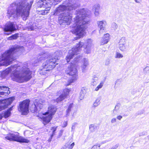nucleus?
<instances>
[{"mask_svg": "<svg viewBox=\"0 0 149 149\" xmlns=\"http://www.w3.org/2000/svg\"><path fill=\"white\" fill-rule=\"evenodd\" d=\"M116 121V119L115 118H112L111 121V123H113Z\"/></svg>", "mask_w": 149, "mask_h": 149, "instance_id": "obj_46", "label": "nucleus"}, {"mask_svg": "<svg viewBox=\"0 0 149 149\" xmlns=\"http://www.w3.org/2000/svg\"><path fill=\"white\" fill-rule=\"evenodd\" d=\"M52 116L48 114L47 116H43L42 117V119L43 122V123L44 125L47 124V123H49L52 118Z\"/></svg>", "mask_w": 149, "mask_h": 149, "instance_id": "obj_21", "label": "nucleus"}, {"mask_svg": "<svg viewBox=\"0 0 149 149\" xmlns=\"http://www.w3.org/2000/svg\"><path fill=\"white\" fill-rule=\"evenodd\" d=\"M75 128V126L74 125H72V130L74 131Z\"/></svg>", "mask_w": 149, "mask_h": 149, "instance_id": "obj_50", "label": "nucleus"}, {"mask_svg": "<svg viewBox=\"0 0 149 149\" xmlns=\"http://www.w3.org/2000/svg\"><path fill=\"white\" fill-rule=\"evenodd\" d=\"M137 3H140L142 1L141 0H134Z\"/></svg>", "mask_w": 149, "mask_h": 149, "instance_id": "obj_49", "label": "nucleus"}, {"mask_svg": "<svg viewBox=\"0 0 149 149\" xmlns=\"http://www.w3.org/2000/svg\"><path fill=\"white\" fill-rule=\"evenodd\" d=\"M44 58V56H41L39 58V61H41V60H42L43 59V58Z\"/></svg>", "mask_w": 149, "mask_h": 149, "instance_id": "obj_51", "label": "nucleus"}, {"mask_svg": "<svg viewBox=\"0 0 149 149\" xmlns=\"http://www.w3.org/2000/svg\"><path fill=\"white\" fill-rule=\"evenodd\" d=\"M74 142L72 143L69 146V148L70 149H72L74 146Z\"/></svg>", "mask_w": 149, "mask_h": 149, "instance_id": "obj_44", "label": "nucleus"}, {"mask_svg": "<svg viewBox=\"0 0 149 149\" xmlns=\"http://www.w3.org/2000/svg\"><path fill=\"white\" fill-rule=\"evenodd\" d=\"M98 77L96 76L93 77L92 79V85L93 86L96 85L97 84V81L98 80Z\"/></svg>", "mask_w": 149, "mask_h": 149, "instance_id": "obj_26", "label": "nucleus"}, {"mask_svg": "<svg viewBox=\"0 0 149 149\" xmlns=\"http://www.w3.org/2000/svg\"><path fill=\"white\" fill-rule=\"evenodd\" d=\"M57 59L56 58L52 56L49 57L46 62L42 64V68L40 69L39 73L41 75H45L47 72L52 70L57 65Z\"/></svg>", "mask_w": 149, "mask_h": 149, "instance_id": "obj_7", "label": "nucleus"}, {"mask_svg": "<svg viewBox=\"0 0 149 149\" xmlns=\"http://www.w3.org/2000/svg\"><path fill=\"white\" fill-rule=\"evenodd\" d=\"M60 0H39L37 3V6L40 8L44 9L38 10L39 15H45L47 14L50 9L52 5H55L57 2H60Z\"/></svg>", "mask_w": 149, "mask_h": 149, "instance_id": "obj_6", "label": "nucleus"}, {"mask_svg": "<svg viewBox=\"0 0 149 149\" xmlns=\"http://www.w3.org/2000/svg\"><path fill=\"white\" fill-rule=\"evenodd\" d=\"M56 111V107L55 106L51 105L49 107L48 111L45 113L43 115H46L47 114H49L52 116L55 114Z\"/></svg>", "mask_w": 149, "mask_h": 149, "instance_id": "obj_18", "label": "nucleus"}, {"mask_svg": "<svg viewBox=\"0 0 149 149\" xmlns=\"http://www.w3.org/2000/svg\"><path fill=\"white\" fill-rule=\"evenodd\" d=\"M90 13V11L84 8L80 9L77 12L74 18V24L72 25V29L71 30L72 33L79 36L75 40L83 36L86 33L87 24L89 22V16Z\"/></svg>", "mask_w": 149, "mask_h": 149, "instance_id": "obj_2", "label": "nucleus"}, {"mask_svg": "<svg viewBox=\"0 0 149 149\" xmlns=\"http://www.w3.org/2000/svg\"><path fill=\"white\" fill-rule=\"evenodd\" d=\"M15 99L14 97H10L6 99L0 100V111L7 108Z\"/></svg>", "mask_w": 149, "mask_h": 149, "instance_id": "obj_14", "label": "nucleus"}, {"mask_svg": "<svg viewBox=\"0 0 149 149\" xmlns=\"http://www.w3.org/2000/svg\"><path fill=\"white\" fill-rule=\"evenodd\" d=\"M80 96L79 97V99L81 100H82L84 98V95L83 94H81Z\"/></svg>", "mask_w": 149, "mask_h": 149, "instance_id": "obj_47", "label": "nucleus"}, {"mask_svg": "<svg viewBox=\"0 0 149 149\" xmlns=\"http://www.w3.org/2000/svg\"><path fill=\"white\" fill-rule=\"evenodd\" d=\"M100 144L98 145H94L93 146L92 148L93 149H95L97 148V149H100Z\"/></svg>", "mask_w": 149, "mask_h": 149, "instance_id": "obj_41", "label": "nucleus"}, {"mask_svg": "<svg viewBox=\"0 0 149 149\" xmlns=\"http://www.w3.org/2000/svg\"><path fill=\"white\" fill-rule=\"evenodd\" d=\"M83 63L82 65H83L88 66L89 64L88 59L86 58L83 59Z\"/></svg>", "mask_w": 149, "mask_h": 149, "instance_id": "obj_31", "label": "nucleus"}, {"mask_svg": "<svg viewBox=\"0 0 149 149\" xmlns=\"http://www.w3.org/2000/svg\"><path fill=\"white\" fill-rule=\"evenodd\" d=\"M110 63V61L109 59L106 60L104 62L105 65L107 66L109 65Z\"/></svg>", "mask_w": 149, "mask_h": 149, "instance_id": "obj_36", "label": "nucleus"}, {"mask_svg": "<svg viewBox=\"0 0 149 149\" xmlns=\"http://www.w3.org/2000/svg\"><path fill=\"white\" fill-rule=\"evenodd\" d=\"M26 64H24L22 68L18 64L11 65L5 70L0 72L1 73V79L4 78L11 71H13V72L11 77L13 81L19 83L28 81L31 77L32 73Z\"/></svg>", "mask_w": 149, "mask_h": 149, "instance_id": "obj_1", "label": "nucleus"}, {"mask_svg": "<svg viewBox=\"0 0 149 149\" xmlns=\"http://www.w3.org/2000/svg\"><path fill=\"white\" fill-rule=\"evenodd\" d=\"M108 141H104L102 143H106V142H107Z\"/></svg>", "mask_w": 149, "mask_h": 149, "instance_id": "obj_54", "label": "nucleus"}, {"mask_svg": "<svg viewBox=\"0 0 149 149\" xmlns=\"http://www.w3.org/2000/svg\"><path fill=\"white\" fill-rule=\"evenodd\" d=\"M70 91V89H69L66 88L64 89L62 94L60 95L56 99V101L57 103H58L63 100L67 97Z\"/></svg>", "mask_w": 149, "mask_h": 149, "instance_id": "obj_15", "label": "nucleus"}, {"mask_svg": "<svg viewBox=\"0 0 149 149\" xmlns=\"http://www.w3.org/2000/svg\"><path fill=\"white\" fill-rule=\"evenodd\" d=\"M66 73L72 77L70 80L69 83L66 85L67 86H68L77 79L78 74L77 70L74 65L72 63L70 64V65L68 66L67 70L66 71Z\"/></svg>", "mask_w": 149, "mask_h": 149, "instance_id": "obj_9", "label": "nucleus"}, {"mask_svg": "<svg viewBox=\"0 0 149 149\" xmlns=\"http://www.w3.org/2000/svg\"><path fill=\"white\" fill-rule=\"evenodd\" d=\"M10 112L9 111H7L5 112L3 115V116L6 118L8 117L10 115Z\"/></svg>", "mask_w": 149, "mask_h": 149, "instance_id": "obj_33", "label": "nucleus"}, {"mask_svg": "<svg viewBox=\"0 0 149 149\" xmlns=\"http://www.w3.org/2000/svg\"><path fill=\"white\" fill-rule=\"evenodd\" d=\"M92 40L91 39L87 40L85 44L83 42H80L77 44L76 47H73L71 50H69L68 53L66 57V60L68 62L72 58L74 55H76L79 53L81 50V48L83 46L85 45L86 47L84 49V52L87 54L91 52V48L92 45Z\"/></svg>", "mask_w": 149, "mask_h": 149, "instance_id": "obj_4", "label": "nucleus"}, {"mask_svg": "<svg viewBox=\"0 0 149 149\" xmlns=\"http://www.w3.org/2000/svg\"><path fill=\"white\" fill-rule=\"evenodd\" d=\"M18 33H16L13 35L8 38V40H11L16 39L18 37Z\"/></svg>", "mask_w": 149, "mask_h": 149, "instance_id": "obj_27", "label": "nucleus"}, {"mask_svg": "<svg viewBox=\"0 0 149 149\" xmlns=\"http://www.w3.org/2000/svg\"><path fill=\"white\" fill-rule=\"evenodd\" d=\"M127 40L124 37H122L119 42V48L122 51H125L126 49V43Z\"/></svg>", "mask_w": 149, "mask_h": 149, "instance_id": "obj_17", "label": "nucleus"}, {"mask_svg": "<svg viewBox=\"0 0 149 149\" xmlns=\"http://www.w3.org/2000/svg\"><path fill=\"white\" fill-rule=\"evenodd\" d=\"M89 129L91 132H93L97 129V126L95 124H91L89 126Z\"/></svg>", "mask_w": 149, "mask_h": 149, "instance_id": "obj_24", "label": "nucleus"}, {"mask_svg": "<svg viewBox=\"0 0 149 149\" xmlns=\"http://www.w3.org/2000/svg\"><path fill=\"white\" fill-rule=\"evenodd\" d=\"M36 102V101L34 102V112H38L39 111V110L42 107V104L40 103H37Z\"/></svg>", "mask_w": 149, "mask_h": 149, "instance_id": "obj_22", "label": "nucleus"}, {"mask_svg": "<svg viewBox=\"0 0 149 149\" xmlns=\"http://www.w3.org/2000/svg\"><path fill=\"white\" fill-rule=\"evenodd\" d=\"M63 132V130H60L59 133V137L61 136L62 135V134Z\"/></svg>", "mask_w": 149, "mask_h": 149, "instance_id": "obj_45", "label": "nucleus"}, {"mask_svg": "<svg viewBox=\"0 0 149 149\" xmlns=\"http://www.w3.org/2000/svg\"><path fill=\"white\" fill-rule=\"evenodd\" d=\"M87 66L83 65L81 66V70L83 72H85L86 70V68Z\"/></svg>", "mask_w": 149, "mask_h": 149, "instance_id": "obj_38", "label": "nucleus"}, {"mask_svg": "<svg viewBox=\"0 0 149 149\" xmlns=\"http://www.w3.org/2000/svg\"><path fill=\"white\" fill-rule=\"evenodd\" d=\"M120 82V79H118L115 81V85L114 86V88L115 89L116 88L119 86Z\"/></svg>", "mask_w": 149, "mask_h": 149, "instance_id": "obj_29", "label": "nucleus"}, {"mask_svg": "<svg viewBox=\"0 0 149 149\" xmlns=\"http://www.w3.org/2000/svg\"><path fill=\"white\" fill-rule=\"evenodd\" d=\"M100 100L101 98L100 97H98L93 103V106L96 107L98 106L100 103Z\"/></svg>", "mask_w": 149, "mask_h": 149, "instance_id": "obj_25", "label": "nucleus"}, {"mask_svg": "<svg viewBox=\"0 0 149 149\" xmlns=\"http://www.w3.org/2000/svg\"><path fill=\"white\" fill-rule=\"evenodd\" d=\"M144 71L147 73L149 72V67H146L144 69Z\"/></svg>", "mask_w": 149, "mask_h": 149, "instance_id": "obj_39", "label": "nucleus"}, {"mask_svg": "<svg viewBox=\"0 0 149 149\" xmlns=\"http://www.w3.org/2000/svg\"><path fill=\"white\" fill-rule=\"evenodd\" d=\"M111 26L113 29L115 30L117 29L118 26L116 23L113 22L112 23Z\"/></svg>", "mask_w": 149, "mask_h": 149, "instance_id": "obj_34", "label": "nucleus"}, {"mask_svg": "<svg viewBox=\"0 0 149 149\" xmlns=\"http://www.w3.org/2000/svg\"><path fill=\"white\" fill-rule=\"evenodd\" d=\"M97 24L99 29L100 34L103 33L106 30V22L104 20L98 21L97 22Z\"/></svg>", "mask_w": 149, "mask_h": 149, "instance_id": "obj_16", "label": "nucleus"}, {"mask_svg": "<svg viewBox=\"0 0 149 149\" xmlns=\"http://www.w3.org/2000/svg\"><path fill=\"white\" fill-rule=\"evenodd\" d=\"M122 118V116H118L117 117V118L119 120H120Z\"/></svg>", "mask_w": 149, "mask_h": 149, "instance_id": "obj_48", "label": "nucleus"}, {"mask_svg": "<svg viewBox=\"0 0 149 149\" xmlns=\"http://www.w3.org/2000/svg\"><path fill=\"white\" fill-rule=\"evenodd\" d=\"M22 47L17 46L13 47L8 50L5 52L0 56V61H4L5 64H3L6 66L10 64L14 59L13 54L17 52H20Z\"/></svg>", "mask_w": 149, "mask_h": 149, "instance_id": "obj_5", "label": "nucleus"}, {"mask_svg": "<svg viewBox=\"0 0 149 149\" xmlns=\"http://www.w3.org/2000/svg\"><path fill=\"white\" fill-rule=\"evenodd\" d=\"M110 39V35L107 33L104 35L103 37L102 38L100 44L101 45H104L107 44L109 41Z\"/></svg>", "mask_w": 149, "mask_h": 149, "instance_id": "obj_20", "label": "nucleus"}, {"mask_svg": "<svg viewBox=\"0 0 149 149\" xmlns=\"http://www.w3.org/2000/svg\"><path fill=\"white\" fill-rule=\"evenodd\" d=\"M49 141H51V140L49 139Z\"/></svg>", "mask_w": 149, "mask_h": 149, "instance_id": "obj_58", "label": "nucleus"}, {"mask_svg": "<svg viewBox=\"0 0 149 149\" xmlns=\"http://www.w3.org/2000/svg\"><path fill=\"white\" fill-rule=\"evenodd\" d=\"M73 103H70L68 106V109L66 111V115L67 116H69L70 112L73 109Z\"/></svg>", "mask_w": 149, "mask_h": 149, "instance_id": "obj_23", "label": "nucleus"}, {"mask_svg": "<svg viewBox=\"0 0 149 149\" xmlns=\"http://www.w3.org/2000/svg\"><path fill=\"white\" fill-rule=\"evenodd\" d=\"M74 0H66L63 3V5H60L55 10L53 15H58L61 12L65 10L70 11L74 10L76 7V4L74 2Z\"/></svg>", "mask_w": 149, "mask_h": 149, "instance_id": "obj_8", "label": "nucleus"}, {"mask_svg": "<svg viewBox=\"0 0 149 149\" xmlns=\"http://www.w3.org/2000/svg\"><path fill=\"white\" fill-rule=\"evenodd\" d=\"M3 117V116L1 115L0 114V120L2 119Z\"/></svg>", "mask_w": 149, "mask_h": 149, "instance_id": "obj_55", "label": "nucleus"}, {"mask_svg": "<svg viewBox=\"0 0 149 149\" xmlns=\"http://www.w3.org/2000/svg\"><path fill=\"white\" fill-rule=\"evenodd\" d=\"M79 58L80 57H79V58H77V59L76 60V58L75 59V61H78L79 60Z\"/></svg>", "mask_w": 149, "mask_h": 149, "instance_id": "obj_53", "label": "nucleus"}, {"mask_svg": "<svg viewBox=\"0 0 149 149\" xmlns=\"http://www.w3.org/2000/svg\"><path fill=\"white\" fill-rule=\"evenodd\" d=\"M67 122L65 121L63 122L62 127H65L67 126Z\"/></svg>", "mask_w": 149, "mask_h": 149, "instance_id": "obj_43", "label": "nucleus"}, {"mask_svg": "<svg viewBox=\"0 0 149 149\" xmlns=\"http://www.w3.org/2000/svg\"><path fill=\"white\" fill-rule=\"evenodd\" d=\"M100 7V5L99 4H95L93 6V10H99Z\"/></svg>", "mask_w": 149, "mask_h": 149, "instance_id": "obj_32", "label": "nucleus"}, {"mask_svg": "<svg viewBox=\"0 0 149 149\" xmlns=\"http://www.w3.org/2000/svg\"><path fill=\"white\" fill-rule=\"evenodd\" d=\"M5 34L9 35V33L13 32L16 30L15 25L13 22H8L7 23L3 28Z\"/></svg>", "mask_w": 149, "mask_h": 149, "instance_id": "obj_13", "label": "nucleus"}, {"mask_svg": "<svg viewBox=\"0 0 149 149\" xmlns=\"http://www.w3.org/2000/svg\"><path fill=\"white\" fill-rule=\"evenodd\" d=\"M104 83L103 81H101L99 85H98L95 88V90L98 91L101 88L103 85Z\"/></svg>", "mask_w": 149, "mask_h": 149, "instance_id": "obj_30", "label": "nucleus"}, {"mask_svg": "<svg viewBox=\"0 0 149 149\" xmlns=\"http://www.w3.org/2000/svg\"><path fill=\"white\" fill-rule=\"evenodd\" d=\"M57 126L54 127H52L51 130L52 131V134L51 136V139H52L53 136L55 135V131L56 130Z\"/></svg>", "mask_w": 149, "mask_h": 149, "instance_id": "obj_28", "label": "nucleus"}, {"mask_svg": "<svg viewBox=\"0 0 149 149\" xmlns=\"http://www.w3.org/2000/svg\"><path fill=\"white\" fill-rule=\"evenodd\" d=\"M30 101L29 100H26L20 102L18 109L22 115H26L28 113Z\"/></svg>", "mask_w": 149, "mask_h": 149, "instance_id": "obj_12", "label": "nucleus"}, {"mask_svg": "<svg viewBox=\"0 0 149 149\" xmlns=\"http://www.w3.org/2000/svg\"><path fill=\"white\" fill-rule=\"evenodd\" d=\"M71 11H70V13L68 12L59 15L58 19L60 24L65 23L67 25L70 24L72 18V17L70 15Z\"/></svg>", "mask_w": 149, "mask_h": 149, "instance_id": "obj_11", "label": "nucleus"}, {"mask_svg": "<svg viewBox=\"0 0 149 149\" xmlns=\"http://www.w3.org/2000/svg\"><path fill=\"white\" fill-rule=\"evenodd\" d=\"M78 56H78L77 57H78Z\"/></svg>", "mask_w": 149, "mask_h": 149, "instance_id": "obj_57", "label": "nucleus"}, {"mask_svg": "<svg viewBox=\"0 0 149 149\" xmlns=\"http://www.w3.org/2000/svg\"><path fill=\"white\" fill-rule=\"evenodd\" d=\"M1 73H0V80L1 79H1Z\"/></svg>", "mask_w": 149, "mask_h": 149, "instance_id": "obj_56", "label": "nucleus"}, {"mask_svg": "<svg viewBox=\"0 0 149 149\" xmlns=\"http://www.w3.org/2000/svg\"><path fill=\"white\" fill-rule=\"evenodd\" d=\"M10 93L8 87L4 86H0V97L1 95L6 96Z\"/></svg>", "mask_w": 149, "mask_h": 149, "instance_id": "obj_19", "label": "nucleus"}, {"mask_svg": "<svg viewBox=\"0 0 149 149\" xmlns=\"http://www.w3.org/2000/svg\"><path fill=\"white\" fill-rule=\"evenodd\" d=\"M13 107H10L9 109L7 110V111H10H10L12 110Z\"/></svg>", "mask_w": 149, "mask_h": 149, "instance_id": "obj_52", "label": "nucleus"}, {"mask_svg": "<svg viewBox=\"0 0 149 149\" xmlns=\"http://www.w3.org/2000/svg\"><path fill=\"white\" fill-rule=\"evenodd\" d=\"M6 139L10 141H15L20 143H28L29 140L22 136H19L18 134L13 133H9L5 137Z\"/></svg>", "mask_w": 149, "mask_h": 149, "instance_id": "obj_10", "label": "nucleus"}, {"mask_svg": "<svg viewBox=\"0 0 149 149\" xmlns=\"http://www.w3.org/2000/svg\"><path fill=\"white\" fill-rule=\"evenodd\" d=\"M123 57V56L119 53L117 52L116 53L115 58H122Z\"/></svg>", "mask_w": 149, "mask_h": 149, "instance_id": "obj_35", "label": "nucleus"}, {"mask_svg": "<svg viewBox=\"0 0 149 149\" xmlns=\"http://www.w3.org/2000/svg\"><path fill=\"white\" fill-rule=\"evenodd\" d=\"M119 146V143H117L116 145L113 146L112 147L109 148V149H116Z\"/></svg>", "mask_w": 149, "mask_h": 149, "instance_id": "obj_37", "label": "nucleus"}, {"mask_svg": "<svg viewBox=\"0 0 149 149\" xmlns=\"http://www.w3.org/2000/svg\"><path fill=\"white\" fill-rule=\"evenodd\" d=\"M33 3L32 0L29 3L25 0H22L12 3L8 10V17L11 19H16L18 17L21 16L23 19L25 21L29 16Z\"/></svg>", "mask_w": 149, "mask_h": 149, "instance_id": "obj_3", "label": "nucleus"}, {"mask_svg": "<svg viewBox=\"0 0 149 149\" xmlns=\"http://www.w3.org/2000/svg\"><path fill=\"white\" fill-rule=\"evenodd\" d=\"M119 104H117L115 107V109L113 110L114 111H117L119 109Z\"/></svg>", "mask_w": 149, "mask_h": 149, "instance_id": "obj_40", "label": "nucleus"}, {"mask_svg": "<svg viewBox=\"0 0 149 149\" xmlns=\"http://www.w3.org/2000/svg\"><path fill=\"white\" fill-rule=\"evenodd\" d=\"M95 14L96 16H98L99 15V10H95Z\"/></svg>", "mask_w": 149, "mask_h": 149, "instance_id": "obj_42", "label": "nucleus"}]
</instances>
